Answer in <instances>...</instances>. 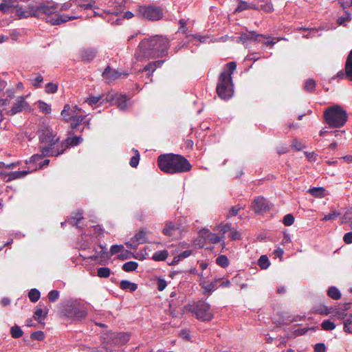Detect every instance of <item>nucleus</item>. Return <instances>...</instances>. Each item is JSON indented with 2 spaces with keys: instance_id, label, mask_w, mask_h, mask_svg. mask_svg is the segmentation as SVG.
I'll return each mask as SVG.
<instances>
[{
  "instance_id": "f257e3e1",
  "label": "nucleus",
  "mask_w": 352,
  "mask_h": 352,
  "mask_svg": "<svg viewBox=\"0 0 352 352\" xmlns=\"http://www.w3.org/2000/svg\"><path fill=\"white\" fill-rule=\"evenodd\" d=\"M170 44L167 38L155 36L145 38L139 44L135 54L137 60L162 57L168 54Z\"/></svg>"
},
{
  "instance_id": "f03ea898",
  "label": "nucleus",
  "mask_w": 352,
  "mask_h": 352,
  "mask_svg": "<svg viewBox=\"0 0 352 352\" xmlns=\"http://www.w3.org/2000/svg\"><path fill=\"white\" fill-rule=\"evenodd\" d=\"M39 149L43 155L58 156L64 151L63 143L58 142L52 129L43 126L39 131Z\"/></svg>"
},
{
  "instance_id": "7ed1b4c3",
  "label": "nucleus",
  "mask_w": 352,
  "mask_h": 352,
  "mask_svg": "<svg viewBox=\"0 0 352 352\" xmlns=\"http://www.w3.org/2000/svg\"><path fill=\"white\" fill-rule=\"evenodd\" d=\"M157 162L160 168L169 174L184 173L191 169V165L188 161L179 155L172 153L161 155L158 157Z\"/></svg>"
},
{
  "instance_id": "20e7f679",
  "label": "nucleus",
  "mask_w": 352,
  "mask_h": 352,
  "mask_svg": "<svg viewBox=\"0 0 352 352\" xmlns=\"http://www.w3.org/2000/svg\"><path fill=\"white\" fill-rule=\"evenodd\" d=\"M58 5L53 2H47L39 6H34L36 17L40 18L46 16V21L52 25H59L68 21L78 18L76 16L60 15L56 13Z\"/></svg>"
},
{
  "instance_id": "39448f33",
  "label": "nucleus",
  "mask_w": 352,
  "mask_h": 352,
  "mask_svg": "<svg viewBox=\"0 0 352 352\" xmlns=\"http://www.w3.org/2000/svg\"><path fill=\"white\" fill-rule=\"evenodd\" d=\"M236 67L235 62H230L226 65L225 70L219 76L217 92L221 99L228 100L233 95L234 89L231 75L236 69Z\"/></svg>"
},
{
  "instance_id": "423d86ee",
  "label": "nucleus",
  "mask_w": 352,
  "mask_h": 352,
  "mask_svg": "<svg viewBox=\"0 0 352 352\" xmlns=\"http://www.w3.org/2000/svg\"><path fill=\"white\" fill-rule=\"evenodd\" d=\"M324 120L331 127L338 128L342 126L347 120L346 111L339 105H334L327 108L324 113Z\"/></svg>"
},
{
  "instance_id": "0eeeda50",
  "label": "nucleus",
  "mask_w": 352,
  "mask_h": 352,
  "mask_svg": "<svg viewBox=\"0 0 352 352\" xmlns=\"http://www.w3.org/2000/svg\"><path fill=\"white\" fill-rule=\"evenodd\" d=\"M81 111V109L76 105L65 104L60 114L65 122L72 121L71 123L72 128L76 129L86 117V116L80 115Z\"/></svg>"
},
{
  "instance_id": "6e6552de",
  "label": "nucleus",
  "mask_w": 352,
  "mask_h": 352,
  "mask_svg": "<svg viewBox=\"0 0 352 352\" xmlns=\"http://www.w3.org/2000/svg\"><path fill=\"white\" fill-rule=\"evenodd\" d=\"M189 311L195 314L197 319L203 321H210L213 318L210 305L205 301H199L190 305Z\"/></svg>"
},
{
  "instance_id": "1a4fd4ad",
  "label": "nucleus",
  "mask_w": 352,
  "mask_h": 352,
  "mask_svg": "<svg viewBox=\"0 0 352 352\" xmlns=\"http://www.w3.org/2000/svg\"><path fill=\"white\" fill-rule=\"evenodd\" d=\"M65 312L67 317L74 320L85 318L87 314L85 306L78 300L68 302Z\"/></svg>"
},
{
  "instance_id": "9d476101",
  "label": "nucleus",
  "mask_w": 352,
  "mask_h": 352,
  "mask_svg": "<svg viewBox=\"0 0 352 352\" xmlns=\"http://www.w3.org/2000/svg\"><path fill=\"white\" fill-rule=\"evenodd\" d=\"M138 15L140 17L151 21H157L163 16L162 9L156 6H140L138 8Z\"/></svg>"
},
{
  "instance_id": "9b49d317",
  "label": "nucleus",
  "mask_w": 352,
  "mask_h": 352,
  "mask_svg": "<svg viewBox=\"0 0 352 352\" xmlns=\"http://www.w3.org/2000/svg\"><path fill=\"white\" fill-rule=\"evenodd\" d=\"M130 335L126 333L109 332L103 336L104 342L107 344L122 345L126 343Z\"/></svg>"
},
{
  "instance_id": "f8f14e48",
  "label": "nucleus",
  "mask_w": 352,
  "mask_h": 352,
  "mask_svg": "<svg viewBox=\"0 0 352 352\" xmlns=\"http://www.w3.org/2000/svg\"><path fill=\"white\" fill-rule=\"evenodd\" d=\"M28 96H21L16 97L10 110L8 111L6 114L12 116L23 111V110H30L31 107L26 101Z\"/></svg>"
},
{
  "instance_id": "ddd939ff",
  "label": "nucleus",
  "mask_w": 352,
  "mask_h": 352,
  "mask_svg": "<svg viewBox=\"0 0 352 352\" xmlns=\"http://www.w3.org/2000/svg\"><path fill=\"white\" fill-rule=\"evenodd\" d=\"M251 208L256 213H263L270 210L271 204L264 197H258L252 203Z\"/></svg>"
},
{
  "instance_id": "4468645a",
  "label": "nucleus",
  "mask_w": 352,
  "mask_h": 352,
  "mask_svg": "<svg viewBox=\"0 0 352 352\" xmlns=\"http://www.w3.org/2000/svg\"><path fill=\"white\" fill-rule=\"evenodd\" d=\"M201 236L206 242L216 244L223 240L224 237H220L216 234L211 232L208 229L204 228L200 231Z\"/></svg>"
},
{
  "instance_id": "2eb2a0df",
  "label": "nucleus",
  "mask_w": 352,
  "mask_h": 352,
  "mask_svg": "<svg viewBox=\"0 0 352 352\" xmlns=\"http://www.w3.org/2000/svg\"><path fill=\"white\" fill-rule=\"evenodd\" d=\"M96 50L91 47L83 48L80 51V56L82 61H91L96 57Z\"/></svg>"
},
{
  "instance_id": "dca6fc26",
  "label": "nucleus",
  "mask_w": 352,
  "mask_h": 352,
  "mask_svg": "<svg viewBox=\"0 0 352 352\" xmlns=\"http://www.w3.org/2000/svg\"><path fill=\"white\" fill-rule=\"evenodd\" d=\"M16 14L20 19L30 16L35 17L38 15L35 14L34 6L32 5L29 6L25 10H23L21 7H16Z\"/></svg>"
},
{
  "instance_id": "f3484780",
  "label": "nucleus",
  "mask_w": 352,
  "mask_h": 352,
  "mask_svg": "<svg viewBox=\"0 0 352 352\" xmlns=\"http://www.w3.org/2000/svg\"><path fill=\"white\" fill-rule=\"evenodd\" d=\"M114 100L120 110L125 111L129 106V102L126 96L118 95L115 97Z\"/></svg>"
},
{
  "instance_id": "a211bd4d",
  "label": "nucleus",
  "mask_w": 352,
  "mask_h": 352,
  "mask_svg": "<svg viewBox=\"0 0 352 352\" xmlns=\"http://www.w3.org/2000/svg\"><path fill=\"white\" fill-rule=\"evenodd\" d=\"M121 76V74L113 70L110 67H107L102 72V76L104 79L111 81L118 78Z\"/></svg>"
},
{
  "instance_id": "6ab92c4d",
  "label": "nucleus",
  "mask_w": 352,
  "mask_h": 352,
  "mask_svg": "<svg viewBox=\"0 0 352 352\" xmlns=\"http://www.w3.org/2000/svg\"><path fill=\"white\" fill-rule=\"evenodd\" d=\"M179 232V228L172 223H166L163 229V233L169 236H175Z\"/></svg>"
},
{
  "instance_id": "aec40b11",
  "label": "nucleus",
  "mask_w": 352,
  "mask_h": 352,
  "mask_svg": "<svg viewBox=\"0 0 352 352\" xmlns=\"http://www.w3.org/2000/svg\"><path fill=\"white\" fill-rule=\"evenodd\" d=\"M263 36L261 34H256L255 32H250L242 34L239 38V41L242 42L244 44L248 41L252 40V39L257 41L259 37H263Z\"/></svg>"
},
{
  "instance_id": "412c9836",
  "label": "nucleus",
  "mask_w": 352,
  "mask_h": 352,
  "mask_svg": "<svg viewBox=\"0 0 352 352\" xmlns=\"http://www.w3.org/2000/svg\"><path fill=\"white\" fill-rule=\"evenodd\" d=\"M37 168V165H34L31 170L12 172L9 175V179L11 180L23 177L25 175H27L29 173L36 170Z\"/></svg>"
},
{
  "instance_id": "4be33fe9",
  "label": "nucleus",
  "mask_w": 352,
  "mask_h": 352,
  "mask_svg": "<svg viewBox=\"0 0 352 352\" xmlns=\"http://www.w3.org/2000/svg\"><path fill=\"white\" fill-rule=\"evenodd\" d=\"M200 276V285L205 289L206 292H210L215 289L216 284L218 280H215L213 282L207 283L204 280L202 274H199Z\"/></svg>"
},
{
  "instance_id": "5701e85b",
  "label": "nucleus",
  "mask_w": 352,
  "mask_h": 352,
  "mask_svg": "<svg viewBox=\"0 0 352 352\" xmlns=\"http://www.w3.org/2000/svg\"><path fill=\"white\" fill-rule=\"evenodd\" d=\"M346 77L352 80V50L350 52L345 65Z\"/></svg>"
},
{
  "instance_id": "b1692460",
  "label": "nucleus",
  "mask_w": 352,
  "mask_h": 352,
  "mask_svg": "<svg viewBox=\"0 0 352 352\" xmlns=\"http://www.w3.org/2000/svg\"><path fill=\"white\" fill-rule=\"evenodd\" d=\"M312 196L316 198H322L325 196V189L322 187H315L308 190Z\"/></svg>"
},
{
  "instance_id": "393cba45",
  "label": "nucleus",
  "mask_w": 352,
  "mask_h": 352,
  "mask_svg": "<svg viewBox=\"0 0 352 352\" xmlns=\"http://www.w3.org/2000/svg\"><path fill=\"white\" fill-rule=\"evenodd\" d=\"M120 287L122 289L134 292L137 289L138 285L129 280H124L120 282Z\"/></svg>"
},
{
  "instance_id": "a878e982",
  "label": "nucleus",
  "mask_w": 352,
  "mask_h": 352,
  "mask_svg": "<svg viewBox=\"0 0 352 352\" xmlns=\"http://www.w3.org/2000/svg\"><path fill=\"white\" fill-rule=\"evenodd\" d=\"M168 255V253L166 250L157 251L153 254L152 258L154 261H164Z\"/></svg>"
},
{
  "instance_id": "bb28decb",
  "label": "nucleus",
  "mask_w": 352,
  "mask_h": 352,
  "mask_svg": "<svg viewBox=\"0 0 352 352\" xmlns=\"http://www.w3.org/2000/svg\"><path fill=\"white\" fill-rule=\"evenodd\" d=\"M327 294L330 298L334 300H338L341 298V294L336 287H331L328 289Z\"/></svg>"
},
{
  "instance_id": "cd10ccee",
  "label": "nucleus",
  "mask_w": 352,
  "mask_h": 352,
  "mask_svg": "<svg viewBox=\"0 0 352 352\" xmlns=\"http://www.w3.org/2000/svg\"><path fill=\"white\" fill-rule=\"evenodd\" d=\"M258 265L261 269L266 270L270 265V262L266 255H262L258 261Z\"/></svg>"
},
{
  "instance_id": "c85d7f7f",
  "label": "nucleus",
  "mask_w": 352,
  "mask_h": 352,
  "mask_svg": "<svg viewBox=\"0 0 352 352\" xmlns=\"http://www.w3.org/2000/svg\"><path fill=\"white\" fill-rule=\"evenodd\" d=\"M82 138L80 136H74L72 138H68L65 140L66 146H76L81 143Z\"/></svg>"
},
{
  "instance_id": "c756f323",
  "label": "nucleus",
  "mask_w": 352,
  "mask_h": 352,
  "mask_svg": "<svg viewBox=\"0 0 352 352\" xmlns=\"http://www.w3.org/2000/svg\"><path fill=\"white\" fill-rule=\"evenodd\" d=\"M23 331L20 327L14 325L10 329V334L14 338H19L23 336Z\"/></svg>"
},
{
  "instance_id": "7c9ffc66",
  "label": "nucleus",
  "mask_w": 352,
  "mask_h": 352,
  "mask_svg": "<svg viewBox=\"0 0 352 352\" xmlns=\"http://www.w3.org/2000/svg\"><path fill=\"white\" fill-rule=\"evenodd\" d=\"M41 296L40 292L36 289H32L28 293V297L30 300L33 302H37Z\"/></svg>"
},
{
  "instance_id": "2f4dec72",
  "label": "nucleus",
  "mask_w": 352,
  "mask_h": 352,
  "mask_svg": "<svg viewBox=\"0 0 352 352\" xmlns=\"http://www.w3.org/2000/svg\"><path fill=\"white\" fill-rule=\"evenodd\" d=\"M138 266V264L137 262L135 261H129L125 263L123 266L122 269L125 272H132L137 269Z\"/></svg>"
},
{
  "instance_id": "473e14b6",
  "label": "nucleus",
  "mask_w": 352,
  "mask_h": 352,
  "mask_svg": "<svg viewBox=\"0 0 352 352\" xmlns=\"http://www.w3.org/2000/svg\"><path fill=\"white\" fill-rule=\"evenodd\" d=\"M111 274V270L106 267H100L97 270V275L100 278H108Z\"/></svg>"
},
{
  "instance_id": "72a5a7b5",
  "label": "nucleus",
  "mask_w": 352,
  "mask_h": 352,
  "mask_svg": "<svg viewBox=\"0 0 352 352\" xmlns=\"http://www.w3.org/2000/svg\"><path fill=\"white\" fill-rule=\"evenodd\" d=\"M146 232L144 230L140 231L134 236V239L138 243H144L146 242Z\"/></svg>"
},
{
  "instance_id": "f704fd0d",
  "label": "nucleus",
  "mask_w": 352,
  "mask_h": 352,
  "mask_svg": "<svg viewBox=\"0 0 352 352\" xmlns=\"http://www.w3.org/2000/svg\"><path fill=\"white\" fill-rule=\"evenodd\" d=\"M82 219V212H78L74 216L72 217L69 220L68 223L72 226H78L79 221Z\"/></svg>"
},
{
  "instance_id": "c9c22d12",
  "label": "nucleus",
  "mask_w": 352,
  "mask_h": 352,
  "mask_svg": "<svg viewBox=\"0 0 352 352\" xmlns=\"http://www.w3.org/2000/svg\"><path fill=\"white\" fill-rule=\"evenodd\" d=\"M216 263L222 267H226L229 265V261L226 256L221 255L216 259Z\"/></svg>"
},
{
  "instance_id": "e433bc0d",
  "label": "nucleus",
  "mask_w": 352,
  "mask_h": 352,
  "mask_svg": "<svg viewBox=\"0 0 352 352\" xmlns=\"http://www.w3.org/2000/svg\"><path fill=\"white\" fill-rule=\"evenodd\" d=\"M78 7L83 9H89L93 6L94 0H78Z\"/></svg>"
},
{
  "instance_id": "4c0bfd02",
  "label": "nucleus",
  "mask_w": 352,
  "mask_h": 352,
  "mask_svg": "<svg viewBox=\"0 0 352 352\" xmlns=\"http://www.w3.org/2000/svg\"><path fill=\"white\" fill-rule=\"evenodd\" d=\"M102 98V95H98L97 96H90L85 100V102L87 103L90 106H93L100 102Z\"/></svg>"
},
{
  "instance_id": "58836bf2",
  "label": "nucleus",
  "mask_w": 352,
  "mask_h": 352,
  "mask_svg": "<svg viewBox=\"0 0 352 352\" xmlns=\"http://www.w3.org/2000/svg\"><path fill=\"white\" fill-rule=\"evenodd\" d=\"M316 82L313 79H308L306 80L304 89L309 92H312L315 89Z\"/></svg>"
},
{
  "instance_id": "ea45409f",
  "label": "nucleus",
  "mask_w": 352,
  "mask_h": 352,
  "mask_svg": "<svg viewBox=\"0 0 352 352\" xmlns=\"http://www.w3.org/2000/svg\"><path fill=\"white\" fill-rule=\"evenodd\" d=\"M220 228L219 230V232L221 233L222 234H226L227 232H228L229 230H230L231 229V226L230 223H226V224H222L221 223L220 225L216 226L214 228V230H219V229Z\"/></svg>"
},
{
  "instance_id": "a19ab883",
  "label": "nucleus",
  "mask_w": 352,
  "mask_h": 352,
  "mask_svg": "<svg viewBox=\"0 0 352 352\" xmlns=\"http://www.w3.org/2000/svg\"><path fill=\"white\" fill-rule=\"evenodd\" d=\"M47 314V311H46L45 313L44 314L42 309L37 308L34 312V318L36 320L41 322V317H43V319H44L46 317Z\"/></svg>"
},
{
  "instance_id": "79ce46f5",
  "label": "nucleus",
  "mask_w": 352,
  "mask_h": 352,
  "mask_svg": "<svg viewBox=\"0 0 352 352\" xmlns=\"http://www.w3.org/2000/svg\"><path fill=\"white\" fill-rule=\"evenodd\" d=\"M58 90V85L53 82H49L45 85V91L47 94H54Z\"/></svg>"
},
{
  "instance_id": "37998d69",
  "label": "nucleus",
  "mask_w": 352,
  "mask_h": 352,
  "mask_svg": "<svg viewBox=\"0 0 352 352\" xmlns=\"http://www.w3.org/2000/svg\"><path fill=\"white\" fill-rule=\"evenodd\" d=\"M38 104L41 111L45 113H50L51 112V107L48 104L41 100L38 102Z\"/></svg>"
},
{
  "instance_id": "c03bdc74",
  "label": "nucleus",
  "mask_w": 352,
  "mask_h": 352,
  "mask_svg": "<svg viewBox=\"0 0 352 352\" xmlns=\"http://www.w3.org/2000/svg\"><path fill=\"white\" fill-rule=\"evenodd\" d=\"M340 215V212H339L336 210H333L329 214H325L322 219V221H327L329 220H333V219H336Z\"/></svg>"
},
{
  "instance_id": "a18cd8bd",
  "label": "nucleus",
  "mask_w": 352,
  "mask_h": 352,
  "mask_svg": "<svg viewBox=\"0 0 352 352\" xmlns=\"http://www.w3.org/2000/svg\"><path fill=\"white\" fill-rule=\"evenodd\" d=\"M191 253H192L191 250L184 251L182 253H181L177 256H175L174 258L173 263H174V264L177 263L180 261V259L189 256L191 254Z\"/></svg>"
},
{
  "instance_id": "49530a36",
  "label": "nucleus",
  "mask_w": 352,
  "mask_h": 352,
  "mask_svg": "<svg viewBox=\"0 0 352 352\" xmlns=\"http://www.w3.org/2000/svg\"><path fill=\"white\" fill-rule=\"evenodd\" d=\"M254 9L261 10L265 12H271L274 10L273 6L270 2H268L264 5H261L260 8L254 6Z\"/></svg>"
},
{
  "instance_id": "de8ad7c7",
  "label": "nucleus",
  "mask_w": 352,
  "mask_h": 352,
  "mask_svg": "<svg viewBox=\"0 0 352 352\" xmlns=\"http://www.w3.org/2000/svg\"><path fill=\"white\" fill-rule=\"evenodd\" d=\"M32 85L38 88L40 87L41 83L43 80V78L41 74H37L36 76L34 78L30 79Z\"/></svg>"
},
{
  "instance_id": "09e8293b",
  "label": "nucleus",
  "mask_w": 352,
  "mask_h": 352,
  "mask_svg": "<svg viewBox=\"0 0 352 352\" xmlns=\"http://www.w3.org/2000/svg\"><path fill=\"white\" fill-rule=\"evenodd\" d=\"M140 160V155L138 151H135V155L133 156L130 160L129 164L131 166L135 168L139 164Z\"/></svg>"
},
{
  "instance_id": "8fccbe9b",
  "label": "nucleus",
  "mask_w": 352,
  "mask_h": 352,
  "mask_svg": "<svg viewBox=\"0 0 352 352\" xmlns=\"http://www.w3.org/2000/svg\"><path fill=\"white\" fill-rule=\"evenodd\" d=\"M283 221L285 226H289L294 223V217L292 214H286L284 217Z\"/></svg>"
},
{
  "instance_id": "3c124183",
  "label": "nucleus",
  "mask_w": 352,
  "mask_h": 352,
  "mask_svg": "<svg viewBox=\"0 0 352 352\" xmlns=\"http://www.w3.org/2000/svg\"><path fill=\"white\" fill-rule=\"evenodd\" d=\"M322 327L324 330H333L335 329L336 325L329 320H324L322 323Z\"/></svg>"
},
{
  "instance_id": "603ef678",
  "label": "nucleus",
  "mask_w": 352,
  "mask_h": 352,
  "mask_svg": "<svg viewBox=\"0 0 352 352\" xmlns=\"http://www.w3.org/2000/svg\"><path fill=\"white\" fill-rule=\"evenodd\" d=\"M30 338L33 340L41 341L44 339L45 336L43 331H38L31 334Z\"/></svg>"
},
{
  "instance_id": "864d4df0",
  "label": "nucleus",
  "mask_w": 352,
  "mask_h": 352,
  "mask_svg": "<svg viewBox=\"0 0 352 352\" xmlns=\"http://www.w3.org/2000/svg\"><path fill=\"white\" fill-rule=\"evenodd\" d=\"M59 297V292L57 290H52L48 294V298L50 302H55Z\"/></svg>"
},
{
  "instance_id": "5fc2aeb1",
  "label": "nucleus",
  "mask_w": 352,
  "mask_h": 352,
  "mask_svg": "<svg viewBox=\"0 0 352 352\" xmlns=\"http://www.w3.org/2000/svg\"><path fill=\"white\" fill-rule=\"evenodd\" d=\"M45 156V155H43L42 152H41V155L35 154V155H32V157L30 158V161L26 162V163L36 164L38 161L41 160Z\"/></svg>"
},
{
  "instance_id": "6e6d98bb",
  "label": "nucleus",
  "mask_w": 352,
  "mask_h": 352,
  "mask_svg": "<svg viewBox=\"0 0 352 352\" xmlns=\"http://www.w3.org/2000/svg\"><path fill=\"white\" fill-rule=\"evenodd\" d=\"M249 8H254V7L249 6L246 2H241L236 8L235 12H242Z\"/></svg>"
},
{
  "instance_id": "4d7b16f0",
  "label": "nucleus",
  "mask_w": 352,
  "mask_h": 352,
  "mask_svg": "<svg viewBox=\"0 0 352 352\" xmlns=\"http://www.w3.org/2000/svg\"><path fill=\"white\" fill-rule=\"evenodd\" d=\"M124 246L122 245H113L111 247V254L120 253L123 250Z\"/></svg>"
},
{
  "instance_id": "13d9d810",
  "label": "nucleus",
  "mask_w": 352,
  "mask_h": 352,
  "mask_svg": "<svg viewBox=\"0 0 352 352\" xmlns=\"http://www.w3.org/2000/svg\"><path fill=\"white\" fill-rule=\"evenodd\" d=\"M166 285H167V284L164 279H162L160 278H158L157 279V289L160 291H163L166 288Z\"/></svg>"
},
{
  "instance_id": "bf43d9fd",
  "label": "nucleus",
  "mask_w": 352,
  "mask_h": 352,
  "mask_svg": "<svg viewBox=\"0 0 352 352\" xmlns=\"http://www.w3.org/2000/svg\"><path fill=\"white\" fill-rule=\"evenodd\" d=\"M351 20V15L349 13H346L345 16H341L338 19V23L339 25H344L346 22Z\"/></svg>"
},
{
  "instance_id": "052dcab7",
  "label": "nucleus",
  "mask_w": 352,
  "mask_h": 352,
  "mask_svg": "<svg viewBox=\"0 0 352 352\" xmlns=\"http://www.w3.org/2000/svg\"><path fill=\"white\" fill-rule=\"evenodd\" d=\"M130 254L131 253L124 248L120 254L118 256V258L120 260H125L130 257Z\"/></svg>"
},
{
  "instance_id": "680f3d73",
  "label": "nucleus",
  "mask_w": 352,
  "mask_h": 352,
  "mask_svg": "<svg viewBox=\"0 0 352 352\" xmlns=\"http://www.w3.org/2000/svg\"><path fill=\"white\" fill-rule=\"evenodd\" d=\"M314 350L316 352H326V346L323 343H318L315 345Z\"/></svg>"
},
{
  "instance_id": "e2e57ef3",
  "label": "nucleus",
  "mask_w": 352,
  "mask_h": 352,
  "mask_svg": "<svg viewBox=\"0 0 352 352\" xmlns=\"http://www.w3.org/2000/svg\"><path fill=\"white\" fill-rule=\"evenodd\" d=\"M241 209V207L239 206H234L233 207H232L230 208V214L228 215V217H231V216H235L237 214L238 212Z\"/></svg>"
},
{
  "instance_id": "0e129e2a",
  "label": "nucleus",
  "mask_w": 352,
  "mask_h": 352,
  "mask_svg": "<svg viewBox=\"0 0 352 352\" xmlns=\"http://www.w3.org/2000/svg\"><path fill=\"white\" fill-rule=\"evenodd\" d=\"M343 239L344 241L347 244L352 243V232L346 233L343 237Z\"/></svg>"
},
{
  "instance_id": "69168bd1",
  "label": "nucleus",
  "mask_w": 352,
  "mask_h": 352,
  "mask_svg": "<svg viewBox=\"0 0 352 352\" xmlns=\"http://www.w3.org/2000/svg\"><path fill=\"white\" fill-rule=\"evenodd\" d=\"M157 68V65H156V63H151L149 64H148L145 67H144V70L146 71H151L152 72H153Z\"/></svg>"
},
{
  "instance_id": "338daca9",
  "label": "nucleus",
  "mask_w": 352,
  "mask_h": 352,
  "mask_svg": "<svg viewBox=\"0 0 352 352\" xmlns=\"http://www.w3.org/2000/svg\"><path fill=\"white\" fill-rule=\"evenodd\" d=\"M230 237L232 240H238L241 238V234L238 231L234 230L231 232Z\"/></svg>"
},
{
  "instance_id": "774afa93",
  "label": "nucleus",
  "mask_w": 352,
  "mask_h": 352,
  "mask_svg": "<svg viewBox=\"0 0 352 352\" xmlns=\"http://www.w3.org/2000/svg\"><path fill=\"white\" fill-rule=\"evenodd\" d=\"M292 145L298 151L302 150L304 148L303 144L296 140L293 141Z\"/></svg>"
}]
</instances>
